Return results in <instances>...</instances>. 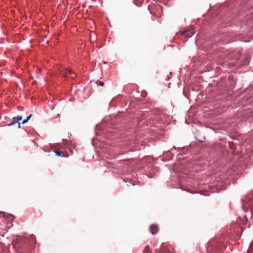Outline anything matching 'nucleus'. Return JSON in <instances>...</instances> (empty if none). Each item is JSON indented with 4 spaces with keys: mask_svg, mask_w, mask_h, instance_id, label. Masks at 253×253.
Segmentation results:
<instances>
[{
    "mask_svg": "<svg viewBox=\"0 0 253 253\" xmlns=\"http://www.w3.org/2000/svg\"><path fill=\"white\" fill-rule=\"evenodd\" d=\"M195 34V31L193 29H190L184 31L182 33V35L184 36L185 38H189L192 37Z\"/></svg>",
    "mask_w": 253,
    "mask_h": 253,
    "instance_id": "1",
    "label": "nucleus"
},
{
    "mask_svg": "<svg viewBox=\"0 0 253 253\" xmlns=\"http://www.w3.org/2000/svg\"><path fill=\"white\" fill-rule=\"evenodd\" d=\"M22 119V116H17V117H13L12 119V121L10 122V123L8 124V126H13L15 125V124L18 123L19 121H21Z\"/></svg>",
    "mask_w": 253,
    "mask_h": 253,
    "instance_id": "2",
    "label": "nucleus"
},
{
    "mask_svg": "<svg viewBox=\"0 0 253 253\" xmlns=\"http://www.w3.org/2000/svg\"><path fill=\"white\" fill-rule=\"evenodd\" d=\"M150 230L152 234H156L159 231V227L156 224H152L150 227Z\"/></svg>",
    "mask_w": 253,
    "mask_h": 253,
    "instance_id": "3",
    "label": "nucleus"
},
{
    "mask_svg": "<svg viewBox=\"0 0 253 253\" xmlns=\"http://www.w3.org/2000/svg\"><path fill=\"white\" fill-rule=\"evenodd\" d=\"M246 214L245 215V217L247 219L248 218H252L253 217V212L251 209H248L246 211Z\"/></svg>",
    "mask_w": 253,
    "mask_h": 253,
    "instance_id": "4",
    "label": "nucleus"
},
{
    "mask_svg": "<svg viewBox=\"0 0 253 253\" xmlns=\"http://www.w3.org/2000/svg\"><path fill=\"white\" fill-rule=\"evenodd\" d=\"M160 251L162 252L161 253H172L169 248L164 246L161 247Z\"/></svg>",
    "mask_w": 253,
    "mask_h": 253,
    "instance_id": "5",
    "label": "nucleus"
},
{
    "mask_svg": "<svg viewBox=\"0 0 253 253\" xmlns=\"http://www.w3.org/2000/svg\"><path fill=\"white\" fill-rule=\"evenodd\" d=\"M55 152L56 155L57 156H62V157L65 156V154L63 152L56 150V151H55Z\"/></svg>",
    "mask_w": 253,
    "mask_h": 253,
    "instance_id": "6",
    "label": "nucleus"
},
{
    "mask_svg": "<svg viewBox=\"0 0 253 253\" xmlns=\"http://www.w3.org/2000/svg\"><path fill=\"white\" fill-rule=\"evenodd\" d=\"M32 116V114H31L28 117H27V118L26 119L23 120L22 121V124H24L26 123L31 118Z\"/></svg>",
    "mask_w": 253,
    "mask_h": 253,
    "instance_id": "7",
    "label": "nucleus"
},
{
    "mask_svg": "<svg viewBox=\"0 0 253 253\" xmlns=\"http://www.w3.org/2000/svg\"><path fill=\"white\" fill-rule=\"evenodd\" d=\"M143 253H150V248H149V246H147L146 247H145V248L144 250Z\"/></svg>",
    "mask_w": 253,
    "mask_h": 253,
    "instance_id": "8",
    "label": "nucleus"
},
{
    "mask_svg": "<svg viewBox=\"0 0 253 253\" xmlns=\"http://www.w3.org/2000/svg\"><path fill=\"white\" fill-rule=\"evenodd\" d=\"M66 72H68L70 74L72 73V71L70 69H67L66 70ZM63 77H65V78H66L67 77V73H66V72L65 73V74L63 75Z\"/></svg>",
    "mask_w": 253,
    "mask_h": 253,
    "instance_id": "9",
    "label": "nucleus"
},
{
    "mask_svg": "<svg viewBox=\"0 0 253 253\" xmlns=\"http://www.w3.org/2000/svg\"><path fill=\"white\" fill-rule=\"evenodd\" d=\"M96 84L97 85H99L102 86H103L104 84V83L103 82L98 81L96 82Z\"/></svg>",
    "mask_w": 253,
    "mask_h": 253,
    "instance_id": "10",
    "label": "nucleus"
},
{
    "mask_svg": "<svg viewBox=\"0 0 253 253\" xmlns=\"http://www.w3.org/2000/svg\"><path fill=\"white\" fill-rule=\"evenodd\" d=\"M18 128H20L21 126H20V123H18Z\"/></svg>",
    "mask_w": 253,
    "mask_h": 253,
    "instance_id": "11",
    "label": "nucleus"
}]
</instances>
